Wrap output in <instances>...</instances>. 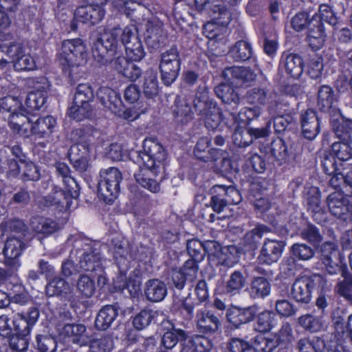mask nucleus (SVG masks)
<instances>
[{
	"label": "nucleus",
	"mask_w": 352,
	"mask_h": 352,
	"mask_svg": "<svg viewBox=\"0 0 352 352\" xmlns=\"http://www.w3.org/2000/svg\"><path fill=\"white\" fill-rule=\"evenodd\" d=\"M143 148V151L136 153L139 171L134 177L143 188L157 192L160 190V184L153 177L163 169L166 153L162 146L153 138L145 139Z\"/></svg>",
	"instance_id": "f257e3e1"
},
{
	"label": "nucleus",
	"mask_w": 352,
	"mask_h": 352,
	"mask_svg": "<svg viewBox=\"0 0 352 352\" xmlns=\"http://www.w3.org/2000/svg\"><path fill=\"white\" fill-rule=\"evenodd\" d=\"M87 56L85 44L80 38H75L63 41L57 59L63 72L75 79L78 78L80 68L86 65Z\"/></svg>",
	"instance_id": "f03ea898"
},
{
	"label": "nucleus",
	"mask_w": 352,
	"mask_h": 352,
	"mask_svg": "<svg viewBox=\"0 0 352 352\" xmlns=\"http://www.w3.org/2000/svg\"><path fill=\"white\" fill-rule=\"evenodd\" d=\"M122 37L123 30L120 28L105 30L92 47L94 58L101 64L111 61L112 58L121 52Z\"/></svg>",
	"instance_id": "7ed1b4c3"
},
{
	"label": "nucleus",
	"mask_w": 352,
	"mask_h": 352,
	"mask_svg": "<svg viewBox=\"0 0 352 352\" xmlns=\"http://www.w3.org/2000/svg\"><path fill=\"white\" fill-rule=\"evenodd\" d=\"M20 121H15V117L10 121V129L20 135L28 138L34 135L38 138L50 136L56 126V120L51 116L38 118L33 122L25 116H21Z\"/></svg>",
	"instance_id": "20e7f679"
},
{
	"label": "nucleus",
	"mask_w": 352,
	"mask_h": 352,
	"mask_svg": "<svg viewBox=\"0 0 352 352\" xmlns=\"http://www.w3.org/2000/svg\"><path fill=\"white\" fill-rule=\"evenodd\" d=\"M240 1L241 0H195V6L199 12L206 11L214 23L221 26L229 24L231 21V13L219 2L229 6H236Z\"/></svg>",
	"instance_id": "39448f33"
},
{
	"label": "nucleus",
	"mask_w": 352,
	"mask_h": 352,
	"mask_svg": "<svg viewBox=\"0 0 352 352\" xmlns=\"http://www.w3.org/2000/svg\"><path fill=\"white\" fill-rule=\"evenodd\" d=\"M122 179V173L116 168L109 167L100 170L98 190L105 201H111L117 197Z\"/></svg>",
	"instance_id": "423d86ee"
},
{
	"label": "nucleus",
	"mask_w": 352,
	"mask_h": 352,
	"mask_svg": "<svg viewBox=\"0 0 352 352\" xmlns=\"http://www.w3.org/2000/svg\"><path fill=\"white\" fill-rule=\"evenodd\" d=\"M181 68V59L177 47H173L161 55L160 69L162 80L166 85L177 79Z\"/></svg>",
	"instance_id": "0eeeda50"
},
{
	"label": "nucleus",
	"mask_w": 352,
	"mask_h": 352,
	"mask_svg": "<svg viewBox=\"0 0 352 352\" xmlns=\"http://www.w3.org/2000/svg\"><path fill=\"white\" fill-rule=\"evenodd\" d=\"M246 99L251 104L266 105L269 113L273 115L280 113L283 106L280 96L274 91L260 87L248 90L246 93Z\"/></svg>",
	"instance_id": "6e6552de"
},
{
	"label": "nucleus",
	"mask_w": 352,
	"mask_h": 352,
	"mask_svg": "<svg viewBox=\"0 0 352 352\" xmlns=\"http://www.w3.org/2000/svg\"><path fill=\"white\" fill-rule=\"evenodd\" d=\"M65 190H62L58 186H54L52 192L47 196L37 199L38 206L43 210L47 207L55 206L60 212L69 210L72 199H77L78 197L72 196L71 188L65 186Z\"/></svg>",
	"instance_id": "1a4fd4ad"
},
{
	"label": "nucleus",
	"mask_w": 352,
	"mask_h": 352,
	"mask_svg": "<svg viewBox=\"0 0 352 352\" xmlns=\"http://www.w3.org/2000/svg\"><path fill=\"white\" fill-rule=\"evenodd\" d=\"M212 192L217 195L211 197V206L216 212H221L228 205L238 204L241 197L238 190L232 186L217 184L212 187Z\"/></svg>",
	"instance_id": "9d476101"
},
{
	"label": "nucleus",
	"mask_w": 352,
	"mask_h": 352,
	"mask_svg": "<svg viewBox=\"0 0 352 352\" xmlns=\"http://www.w3.org/2000/svg\"><path fill=\"white\" fill-rule=\"evenodd\" d=\"M3 51L12 60L13 65L16 71H31L36 68V63L29 53L20 43H13L2 47Z\"/></svg>",
	"instance_id": "9b49d317"
},
{
	"label": "nucleus",
	"mask_w": 352,
	"mask_h": 352,
	"mask_svg": "<svg viewBox=\"0 0 352 352\" xmlns=\"http://www.w3.org/2000/svg\"><path fill=\"white\" fill-rule=\"evenodd\" d=\"M121 42L125 47L127 57L132 61H140L144 57L145 51L134 25H128L123 29Z\"/></svg>",
	"instance_id": "f8f14e48"
},
{
	"label": "nucleus",
	"mask_w": 352,
	"mask_h": 352,
	"mask_svg": "<svg viewBox=\"0 0 352 352\" xmlns=\"http://www.w3.org/2000/svg\"><path fill=\"white\" fill-rule=\"evenodd\" d=\"M322 280V276L318 274L297 278L292 286V296L297 302L308 303L311 298L312 290L318 286Z\"/></svg>",
	"instance_id": "ddd939ff"
},
{
	"label": "nucleus",
	"mask_w": 352,
	"mask_h": 352,
	"mask_svg": "<svg viewBox=\"0 0 352 352\" xmlns=\"http://www.w3.org/2000/svg\"><path fill=\"white\" fill-rule=\"evenodd\" d=\"M329 212L338 219L346 221L352 216V205L340 191L331 193L326 199Z\"/></svg>",
	"instance_id": "4468645a"
},
{
	"label": "nucleus",
	"mask_w": 352,
	"mask_h": 352,
	"mask_svg": "<svg viewBox=\"0 0 352 352\" xmlns=\"http://www.w3.org/2000/svg\"><path fill=\"white\" fill-rule=\"evenodd\" d=\"M39 311L35 307H31L27 312L14 314L12 320L14 330L16 334L27 336L31 329L36 323L39 318Z\"/></svg>",
	"instance_id": "2eb2a0df"
},
{
	"label": "nucleus",
	"mask_w": 352,
	"mask_h": 352,
	"mask_svg": "<svg viewBox=\"0 0 352 352\" xmlns=\"http://www.w3.org/2000/svg\"><path fill=\"white\" fill-rule=\"evenodd\" d=\"M79 256L78 269L85 272H94L101 270L100 250L89 245H85L82 250L77 251Z\"/></svg>",
	"instance_id": "dca6fc26"
},
{
	"label": "nucleus",
	"mask_w": 352,
	"mask_h": 352,
	"mask_svg": "<svg viewBox=\"0 0 352 352\" xmlns=\"http://www.w3.org/2000/svg\"><path fill=\"white\" fill-rule=\"evenodd\" d=\"M49 89V83L44 77L38 78L33 87V90L30 91L25 99V106L29 111L38 110L45 103L47 91Z\"/></svg>",
	"instance_id": "f3484780"
},
{
	"label": "nucleus",
	"mask_w": 352,
	"mask_h": 352,
	"mask_svg": "<svg viewBox=\"0 0 352 352\" xmlns=\"http://www.w3.org/2000/svg\"><path fill=\"white\" fill-rule=\"evenodd\" d=\"M203 244L204 255L207 254L210 260L216 259L218 264L226 266H232L236 262V258L230 252V249H222L217 241H206Z\"/></svg>",
	"instance_id": "a211bd4d"
},
{
	"label": "nucleus",
	"mask_w": 352,
	"mask_h": 352,
	"mask_svg": "<svg viewBox=\"0 0 352 352\" xmlns=\"http://www.w3.org/2000/svg\"><path fill=\"white\" fill-rule=\"evenodd\" d=\"M284 248L285 243L282 241L265 239L260 250L258 261L267 265L276 263L282 256Z\"/></svg>",
	"instance_id": "6ab92c4d"
},
{
	"label": "nucleus",
	"mask_w": 352,
	"mask_h": 352,
	"mask_svg": "<svg viewBox=\"0 0 352 352\" xmlns=\"http://www.w3.org/2000/svg\"><path fill=\"white\" fill-rule=\"evenodd\" d=\"M25 248L24 243L16 237H10L5 243L3 253L5 256V264L12 271L17 270L21 266L19 257Z\"/></svg>",
	"instance_id": "aec40b11"
},
{
	"label": "nucleus",
	"mask_w": 352,
	"mask_h": 352,
	"mask_svg": "<svg viewBox=\"0 0 352 352\" xmlns=\"http://www.w3.org/2000/svg\"><path fill=\"white\" fill-rule=\"evenodd\" d=\"M195 321L198 330L204 333H214L221 327L218 317L206 307L197 311Z\"/></svg>",
	"instance_id": "412c9836"
},
{
	"label": "nucleus",
	"mask_w": 352,
	"mask_h": 352,
	"mask_svg": "<svg viewBox=\"0 0 352 352\" xmlns=\"http://www.w3.org/2000/svg\"><path fill=\"white\" fill-rule=\"evenodd\" d=\"M60 336L80 346L89 344L91 338L86 333V327L82 324H67L60 331Z\"/></svg>",
	"instance_id": "4be33fe9"
},
{
	"label": "nucleus",
	"mask_w": 352,
	"mask_h": 352,
	"mask_svg": "<svg viewBox=\"0 0 352 352\" xmlns=\"http://www.w3.org/2000/svg\"><path fill=\"white\" fill-rule=\"evenodd\" d=\"M97 97L105 108L116 116L121 115L123 103L115 90L108 87H100L97 92Z\"/></svg>",
	"instance_id": "5701e85b"
},
{
	"label": "nucleus",
	"mask_w": 352,
	"mask_h": 352,
	"mask_svg": "<svg viewBox=\"0 0 352 352\" xmlns=\"http://www.w3.org/2000/svg\"><path fill=\"white\" fill-rule=\"evenodd\" d=\"M324 39L323 23L320 21L318 16H313L308 23L307 42L314 50H317L322 47Z\"/></svg>",
	"instance_id": "b1692460"
},
{
	"label": "nucleus",
	"mask_w": 352,
	"mask_h": 352,
	"mask_svg": "<svg viewBox=\"0 0 352 352\" xmlns=\"http://www.w3.org/2000/svg\"><path fill=\"white\" fill-rule=\"evenodd\" d=\"M223 78L232 83L248 84L255 80L256 75L249 67L234 66L223 72Z\"/></svg>",
	"instance_id": "393cba45"
},
{
	"label": "nucleus",
	"mask_w": 352,
	"mask_h": 352,
	"mask_svg": "<svg viewBox=\"0 0 352 352\" xmlns=\"http://www.w3.org/2000/svg\"><path fill=\"white\" fill-rule=\"evenodd\" d=\"M145 39L147 45L152 48L159 47L163 41L162 23L156 16H152L146 20Z\"/></svg>",
	"instance_id": "a878e982"
},
{
	"label": "nucleus",
	"mask_w": 352,
	"mask_h": 352,
	"mask_svg": "<svg viewBox=\"0 0 352 352\" xmlns=\"http://www.w3.org/2000/svg\"><path fill=\"white\" fill-rule=\"evenodd\" d=\"M141 285V273L138 270H133L126 278L123 275L119 276L116 282V287L120 290L126 289L131 297L138 295Z\"/></svg>",
	"instance_id": "bb28decb"
},
{
	"label": "nucleus",
	"mask_w": 352,
	"mask_h": 352,
	"mask_svg": "<svg viewBox=\"0 0 352 352\" xmlns=\"http://www.w3.org/2000/svg\"><path fill=\"white\" fill-rule=\"evenodd\" d=\"M280 65L284 67L286 73L294 78H298L303 72V60L297 54L283 53L280 58Z\"/></svg>",
	"instance_id": "cd10ccee"
},
{
	"label": "nucleus",
	"mask_w": 352,
	"mask_h": 352,
	"mask_svg": "<svg viewBox=\"0 0 352 352\" xmlns=\"http://www.w3.org/2000/svg\"><path fill=\"white\" fill-rule=\"evenodd\" d=\"M257 314L256 307H249L241 309L233 307L228 310L227 319L234 327H238L241 324L252 321Z\"/></svg>",
	"instance_id": "c85d7f7f"
},
{
	"label": "nucleus",
	"mask_w": 352,
	"mask_h": 352,
	"mask_svg": "<svg viewBox=\"0 0 352 352\" xmlns=\"http://www.w3.org/2000/svg\"><path fill=\"white\" fill-rule=\"evenodd\" d=\"M301 127L304 137L314 140L319 133V120L315 111L307 109L301 115Z\"/></svg>",
	"instance_id": "c756f323"
},
{
	"label": "nucleus",
	"mask_w": 352,
	"mask_h": 352,
	"mask_svg": "<svg viewBox=\"0 0 352 352\" xmlns=\"http://www.w3.org/2000/svg\"><path fill=\"white\" fill-rule=\"evenodd\" d=\"M182 345L181 352H207L212 347L210 340L206 337L199 335L188 336L186 333Z\"/></svg>",
	"instance_id": "7c9ffc66"
},
{
	"label": "nucleus",
	"mask_w": 352,
	"mask_h": 352,
	"mask_svg": "<svg viewBox=\"0 0 352 352\" xmlns=\"http://www.w3.org/2000/svg\"><path fill=\"white\" fill-rule=\"evenodd\" d=\"M210 142L211 139L208 137L199 138L194 150V154L197 159L205 162L217 160L220 155V151L217 148L208 150Z\"/></svg>",
	"instance_id": "2f4dec72"
},
{
	"label": "nucleus",
	"mask_w": 352,
	"mask_h": 352,
	"mask_svg": "<svg viewBox=\"0 0 352 352\" xmlns=\"http://www.w3.org/2000/svg\"><path fill=\"white\" fill-rule=\"evenodd\" d=\"M118 315V310L116 306L106 305L98 313L95 320L96 328L104 331L109 329L115 321Z\"/></svg>",
	"instance_id": "473e14b6"
},
{
	"label": "nucleus",
	"mask_w": 352,
	"mask_h": 352,
	"mask_svg": "<svg viewBox=\"0 0 352 352\" xmlns=\"http://www.w3.org/2000/svg\"><path fill=\"white\" fill-rule=\"evenodd\" d=\"M144 294L148 300L160 302L166 296L167 289L162 281L158 279H151L145 284Z\"/></svg>",
	"instance_id": "72a5a7b5"
},
{
	"label": "nucleus",
	"mask_w": 352,
	"mask_h": 352,
	"mask_svg": "<svg viewBox=\"0 0 352 352\" xmlns=\"http://www.w3.org/2000/svg\"><path fill=\"white\" fill-rule=\"evenodd\" d=\"M3 112L8 114V124L10 126V121L15 117V121H20L21 116H24L22 111V105L19 99L13 96H6L1 98Z\"/></svg>",
	"instance_id": "f704fd0d"
},
{
	"label": "nucleus",
	"mask_w": 352,
	"mask_h": 352,
	"mask_svg": "<svg viewBox=\"0 0 352 352\" xmlns=\"http://www.w3.org/2000/svg\"><path fill=\"white\" fill-rule=\"evenodd\" d=\"M216 95L222 102L230 105L232 109L237 108L240 103V97L239 94L229 85L221 84L216 87Z\"/></svg>",
	"instance_id": "c9c22d12"
},
{
	"label": "nucleus",
	"mask_w": 352,
	"mask_h": 352,
	"mask_svg": "<svg viewBox=\"0 0 352 352\" xmlns=\"http://www.w3.org/2000/svg\"><path fill=\"white\" fill-rule=\"evenodd\" d=\"M217 102L210 98L208 89L204 87H199L195 95L192 102L195 111L199 116L203 114L210 106L214 105Z\"/></svg>",
	"instance_id": "e433bc0d"
},
{
	"label": "nucleus",
	"mask_w": 352,
	"mask_h": 352,
	"mask_svg": "<svg viewBox=\"0 0 352 352\" xmlns=\"http://www.w3.org/2000/svg\"><path fill=\"white\" fill-rule=\"evenodd\" d=\"M47 296H62L64 297L72 296V289L70 285L63 278L60 277L54 278L45 287Z\"/></svg>",
	"instance_id": "4c0bfd02"
},
{
	"label": "nucleus",
	"mask_w": 352,
	"mask_h": 352,
	"mask_svg": "<svg viewBox=\"0 0 352 352\" xmlns=\"http://www.w3.org/2000/svg\"><path fill=\"white\" fill-rule=\"evenodd\" d=\"M142 89L148 98H153L158 94L159 84L156 72L148 69L144 73Z\"/></svg>",
	"instance_id": "58836bf2"
},
{
	"label": "nucleus",
	"mask_w": 352,
	"mask_h": 352,
	"mask_svg": "<svg viewBox=\"0 0 352 352\" xmlns=\"http://www.w3.org/2000/svg\"><path fill=\"white\" fill-rule=\"evenodd\" d=\"M298 352H330L326 347L324 341L318 337L300 339L296 344Z\"/></svg>",
	"instance_id": "ea45409f"
},
{
	"label": "nucleus",
	"mask_w": 352,
	"mask_h": 352,
	"mask_svg": "<svg viewBox=\"0 0 352 352\" xmlns=\"http://www.w3.org/2000/svg\"><path fill=\"white\" fill-rule=\"evenodd\" d=\"M162 316V312L149 309H144L136 314L133 320V327L138 330H142L148 327L151 322L157 321V318Z\"/></svg>",
	"instance_id": "a19ab883"
},
{
	"label": "nucleus",
	"mask_w": 352,
	"mask_h": 352,
	"mask_svg": "<svg viewBox=\"0 0 352 352\" xmlns=\"http://www.w3.org/2000/svg\"><path fill=\"white\" fill-rule=\"evenodd\" d=\"M271 291V285L264 277H255L252 279L250 287V294L253 298H263L267 296Z\"/></svg>",
	"instance_id": "79ce46f5"
},
{
	"label": "nucleus",
	"mask_w": 352,
	"mask_h": 352,
	"mask_svg": "<svg viewBox=\"0 0 352 352\" xmlns=\"http://www.w3.org/2000/svg\"><path fill=\"white\" fill-rule=\"evenodd\" d=\"M56 170L58 175L62 177V181L65 186L72 189V196H79V186L75 179L70 175V169L69 166L63 162L56 164Z\"/></svg>",
	"instance_id": "37998d69"
},
{
	"label": "nucleus",
	"mask_w": 352,
	"mask_h": 352,
	"mask_svg": "<svg viewBox=\"0 0 352 352\" xmlns=\"http://www.w3.org/2000/svg\"><path fill=\"white\" fill-rule=\"evenodd\" d=\"M76 289L81 297L89 298L96 292L94 279L86 274H80L76 281Z\"/></svg>",
	"instance_id": "c03bdc74"
},
{
	"label": "nucleus",
	"mask_w": 352,
	"mask_h": 352,
	"mask_svg": "<svg viewBox=\"0 0 352 352\" xmlns=\"http://www.w3.org/2000/svg\"><path fill=\"white\" fill-rule=\"evenodd\" d=\"M245 283V276L241 272L234 271L226 281L224 292L232 295L236 294L244 287Z\"/></svg>",
	"instance_id": "a18cd8bd"
},
{
	"label": "nucleus",
	"mask_w": 352,
	"mask_h": 352,
	"mask_svg": "<svg viewBox=\"0 0 352 352\" xmlns=\"http://www.w3.org/2000/svg\"><path fill=\"white\" fill-rule=\"evenodd\" d=\"M200 116L204 120L205 125L209 130L217 129L222 120V112L217 103L210 106V108Z\"/></svg>",
	"instance_id": "49530a36"
},
{
	"label": "nucleus",
	"mask_w": 352,
	"mask_h": 352,
	"mask_svg": "<svg viewBox=\"0 0 352 352\" xmlns=\"http://www.w3.org/2000/svg\"><path fill=\"white\" fill-rule=\"evenodd\" d=\"M278 323L276 314L272 311H263L257 316V330L268 331L275 327Z\"/></svg>",
	"instance_id": "de8ad7c7"
},
{
	"label": "nucleus",
	"mask_w": 352,
	"mask_h": 352,
	"mask_svg": "<svg viewBox=\"0 0 352 352\" xmlns=\"http://www.w3.org/2000/svg\"><path fill=\"white\" fill-rule=\"evenodd\" d=\"M186 332L180 329H173L166 331L162 338V344L167 349H173L179 340L184 342Z\"/></svg>",
	"instance_id": "09e8293b"
},
{
	"label": "nucleus",
	"mask_w": 352,
	"mask_h": 352,
	"mask_svg": "<svg viewBox=\"0 0 352 352\" xmlns=\"http://www.w3.org/2000/svg\"><path fill=\"white\" fill-rule=\"evenodd\" d=\"M334 101L333 92L329 86H322L318 94V105L319 108L327 111L331 108Z\"/></svg>",
	"instance_id": "8fccbe9b"
},
{
	"label": "nucleus",
	"mask_w": 352,
	"mask_h": 352,
	"mask_svg": "<svg viewBox=\"0 0 352 352\" xmlns=\"http://www.w3.org/2000/svg\"><path fill=\"white\" fill-rule=\"evenodd\" d=\"M230 53L236 60L244 61L251 57L252 52L249 43L240 41L230 50Z\"/></svg>",
	"instance_id": "3c124183"
},
{
	"label": "nucleus",
	"mask_w": 352,
	"mask_h": 352,
	"mask_svg": "<svg viewBox=\"0 0 352 352\" xmlns=\"http://www.w3.org/2000/svg\"><path fill=\"white\" fill-rule=\"evenodd\" d=\"M336 142L331 146L332 155L340 161H346L352 158V147L349 140Z\"/></svg>",
	"instance_id": "603ef678"
},
{
	"label": "nucleus",
	"mask_w": 352,
	"mask_h": 352,
	"mask_svg": "<svg viewBox=\"0 0 352 352\" xmlns=\"http://www.w3.org/2000/svg\"><path fill=\"white\" fill-rule=\"evenodd\" d=\"M268 232H270V228L267 226L258 225L245 234L244 236L245 243L249 245L250 248H254L263 234Z\"/></svg>",
	"instance_id": "864d4df0"
},
{
	"label": "nucleus",
	"mask_w": 352,
	"mask_h": 352,
	"mask_svg": "<svg viewBox=\"0 0 352 352\" xmlns=\"http://www.w3.org/2000/svg\"><path fill=\"white\" fill-rule=\"evenodd\" d=\"M32 228L38 233L49 234L55 232L58 227V223L54 220L41 217L32 222Z\"/></svg>",
	"instance_id": "5fc2aeb1"
},
{
	"label": "nucleus",
	"mask_w": 352,
	"mask_h": 352,
	"mask_svg": "<svg viewBox=\"0 0 352 352\" xmlns=\"http://www.w3.org/2000/svg\"><path fill=\"white\" fill-rule=\"evenodd\" d=\"M67 113L71 118L80 121L91 116V107L89 103L75 104L74 102Z\"/></svg>",
	"instance_id": "6e6d98bb"
},
{
	"label": "nucleus",
	"mask_w": 352,
	"mask_h": 352,
	"mask_svg": "<svg viewBox=\"0 0 352 352\" xmlns=\"http://www.w3.org/2000/svg\"><path fill=\"white\" fill-rule=\"evenodd\" d=\"M175 121L177 123L185 124L193 118V111L190 103L184 102L177 105L174 109Z\"/></svg>",
	"instance_id": "4d7b16f0"
},
{
	"label": "nucleus",
	"mask_w": 352,
	"mask_h": 352,
	"mask_svg": "<svg viewBox=\"0 0 352 352\" xmlns=\"http://www.w3.org/2000/svg\"><path fill=\"white\" fill-rule=\"evenodd\" d=\"M187 253L192 259L201 262L204 258V244L198 239L188 240L186 243Z\"/></svg>",
	"instance_id": "13d9d810"
},
{
	"label": "nucleus",
	"mask_w": 352,
	"mask_h": 352,
	"mask_svg": "<svg viewBox=\"0 0 352 352\" xmlns=\"http://www.w3.org/2000/svg\"><path fill=\"white\" fill-rule=\"evenodd\" d=\"M290 249L293 256L300 261H308L314 256V249L305 243H294Z\"/></svg>",
	"instance_id": "bf43d9fd"
},
{
	"label": "nucleus",
	"mask_w": 352,
	"mask_h": 352,
	"mask_svg": "<svg viewBox=\"0 0 352 352\" xmlns=\"http://www.w3.org/2000/svg\"><path fill=\"white\" fill-rule=\"evenodd\" d=\"M277 346L274 339L259 335L255 337L252 347L255 352H272Z\"/></svg>",
	"instance_id": "052dcab7"
},
{
	"label": "nucleus",
	"mask_w": 352,
	"mask_h": 352,
	"mask_svg": "<svg viewBox=\"0 0 352 352\" xmlns=\"http://www.w3.org/2000/svg\"><path fill=\"white\" fill-rule=\"evenodd\" d=\"M89 344L92 352H110L113 347V342L111 336H104L94 340H91Z\"/></svg>",
	"instance_id": "680f3d73"
},
{
	"label": "nucleus",
	"mask_w": 352,
	"mask_h": 352,
	"mask_svg": "<svg viewBox=\"0 0 352 352\" xmlns=\"http://www.w3.org/2000/svg\"><path fill=\"white\" fill-rule=\"evenodd\" d=\"M300 236L314 245H318L322 241V236L318 229L311 224H308L300 232Z\"/></svg>",
	"instance_id": "e2e57ef3"
},
{
	"label": "nucleus",
	"mask_w": 352,
	"mask_h": 352,
	"mask_svg": "<svg viewBox=\"0 0 352 352\" xmlns=\"http://www.w3.org/2000/svg\"><path fill=\"white\" fill-rule=\"evenodd\" d=\"M300 324L307 330L317 332L322 328L321 319L312 315L302 316L299 318Z\"/></svg>",
	"instance_id": "0e129e2a"
},
{
	"label": "nucleus",
	"mask_w": 352,
	"mask_h": 352,
	"mask_svg": "<svg viewBox=\"0 0 352 352\" xmlns=\"http://www.w3.org/2000/svg\"><path fill=\"white\" fill-rule=\"evenodd\" d=\"M37 349L40 352H55L57 347L56 340L49 336L36 337Z\"/></svg>",
	"instance_id": "69168bd1"
},
{
	"label": "nucleus",
	"mask_w": 352,
	"mask_h": 352,
	"mask_svg": "<svg viewBox=\"0 0 352 352\" xmlns=\"http://www.w3.org/2000/svg\"><path fill=\"white\" fill-rule=\"evenodd\" d=\"M252 346L243 339L233 338L227 344L226 352H250Z\"/></svg>",
	"instance_id": "338daca9"
},
{
	"label": "nucleus",
	"mask_w": 352,
	"mask_h": 352,
	"mask_svg": "<svg viewBox=\"0 0 352 352\" xmlns=\"http://www.w3.org/2000/svg\"><path fill=\"white\" fill-rule=\"evenodd\" d=\"M334 131L339 138L349 140L352 137V119H344L334 128Z\"/></svg>",
	"instance_id": "774afa93"
}]
</instances>
